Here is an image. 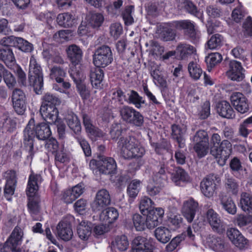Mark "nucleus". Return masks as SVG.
<instances>
[{
  "label": "nucleus",
  "instance_id": "nucleus-1",
  "mask_svg": "<svg viewBox=\"0 0 252 252\" xmlns=\"http://www.w3.org/2000/svg\"><path fill=\"white\" fill-rule=\"evenodd\" d=\"M23 132L24 144L29 153L27 159L31 161L35 153L33 150V140L35 136L39 140H45L50 137L51 131L49 125L45 123L38 124L35 126L34 120L32 119L30 120Z\"/></svg>",
  "mask_w": 252,
  "mask_h": 252
},
{
  "label": "nucleus",
  "instance_id": "nucleus-2",
  "mask_svg": "<svg viewBox=\"0 0 252 252\" xmlns=\"http://www.w3.org/2000/svg\"><path fill=\"white\" fill-rule=\"evenodd\" d=\"M118 147L121 155L126 159L141 158L145 153L144 147L133 136L121 137L118 142Z\"/></svg>",
  "mask_w": 252,
  "mask_h": 252
},
{
  "label": "nucleus",
  "instance_id": "nucleus-3",
  "mask_svg": "<svg viewBox=\"0 0 252 252\" xmlns=\"http://www.w3.org/2000/svg\"><path fill=\"white\" fill-rule=\"evenodd\" d=\"M89 166L94 173L98 174H114L116 173L117 165L115 160L112 158L100 157L99 160H91Z\"/></svg>",
  "mask_w": 252,
  "mask_h": 252
},
{
  "label": "nucleus",
  "instance_id": "nucleus-4",
  "mask_svg": "<svg viewBox=\"0 0 252 252\" xmlns=\"http://www.w3.org/2000/svg\"><path fill=\"white\" fill-rule=\"evenodd\" d=\"M29 80L35 92L39 94L43 87V73L40 65L33 55L31 56L30 60Z\"/></svg>",
  "mask_w": 252,
  "mask_h": 252
},
{
  "label": "nucleus",
  "instance_id": "nucleus-5",
  "mask_svg": "<svg viewBox=\"0 0 252 252\" xmlns=\"http://www.w3.org/2000/svg\"><path fill=\"white\" fill-rule=\"evenodd\" d=\"M93 63L97 67H105L111 63L113 60L111 48L106 45L98 47L93 56Z\"/></svg>",
  "mask_w": 252,
  "mask_h": 252
},
{
  "label": "nucleus",
  "instance_id": "nucleus-6",
  "mask_svg": "<svg viewBox=\"0 0 252 252\" xmlns=\"http://www.w3.org/2000/svg\"><path fill=\"white\" fill-rule=\"evenodd\" d=\"M170 26L174 27L178 30H184L191 41L195 43L200 38V33L195 28V24L189 20L175 21L170 23Z\"/></svg>",
  "mask_w": 252,
  "mask_h": 252
},
{
  "label": "nucleus",
  "instance_id": "nucleus-7",
  "mask_svg": "<svg viewBox=\"0 0 252 252\" xmlns=\"http://www.w3.org/2000/svg\"><path fill=\"white\" fill-rule=\"evenodd\" d=\"M230 101L235 109L242 114L247 113L250 110L248 100L241 93H233L230 96Z\"/></svg>",
  "mask_w": 252,
  "mask_h": 252
},
{
  "label": "nucleus",
  "instance_id": "nucleus-8",
  "mask_svg": "<svg viewBox=\"0 0 252 252\" xmlns=\"http://www.w3.org/2000/svg\"><path fill=\"white\" fill-rule=\"evenodd\" d=\"M111 199L109 192L105 189L98 190L92 204L94 212H99L110 204Z\"/></svg>",
  "mask_w": 252,
  "mask_h": 252
},
{
  "label": "nucleus",
  "instance_id": "nucleus-9",
  "mask_svg": "<svg viewBox=\"0 0 252 252\" xmlns=\"http://www.w3.org/2000/svg\"><path fill=\"white\" fill-rule=\"evenodd\" d=\"M3 177L6 180L4 196L7 200L11 201L17 183L16 173L13 170H8L4 173Z\"/></svg>",
  "mask_w": 252,
  "mask_h": 252
},
{
  "label": "nucleus",
  "instance_id": "nucleus-10",
  "mask_svg": "<svg viewBox=\"0 0 252 252\" xmlns=\"http://www.w3.org/2000/svg\"><path fill=\"white\" fill-rule=\"evenodd\" d=\"M206 218L214 231L219 233H222L224 231V222L214 210L212 208L208 209L206 213Z\"/></svg>",
  "mask_w": 252,
  "mask_h": 252
},
{
  "label": "nucleus",
  "instance_id": "nucleus-11",
  "mask_svg": "<svg viewBox=\"0 0 252 252\" xmlns=\"http://www.w3.org/2000/svg\"><path fill=\"white\" fill-rule=\"evenodd\" d=\"M245 70L241 63L235 60L230 61L226 75L232 81H241L245 78Z\"/></svg>",
  "mask_w": 252,
  "mask_h": 252
},
{
  "label": "nucleus",
  "instance_id": "nucleus-12",
  "mask_svg": "<svg viewBox=\"0 0 252 252\" xmlns=\"http://www.w3.org/2000/svg\"><path fill=\"white\" fill-rule=\"evenodd\" d=\"M226 235L228 239L236 247L241 250L248 248V240L236 228H230L227 230Z\"/></svg>",
  "mask_w": 252,
  "mask_h": 252
},
{
  "label": "nucleus",
  "instance_id": "nucleus-13",
  "mask_svg": "<svg viewBox=\"0 0 252 252\" xmlns=\"http://www.w3.org/2000/svg\"><path fill=\"white\" fill-rule=\"evenodd\" d=\"M12 101L15 111L18 114H23L26 109V95L20 89H15L12 92Z\"/></svg>",
  "mask_w": 252,
  "mask_h": 252
},
{
  "label": "nucleus",
  "instance_id": "nucleus-14",
  "mask_svg": "<svg viewBox=\"0 0 252 252\" xmlns=\"http://www.w3.org/2000/svg\"><path fill=\"white\" fill-rule=\"evenodd\" d=\"M164 214V210L160 207L150 210L145 218L146 227L148 229H153L158 226L161 223Z\"/></svg>",
  "mask_w": 252,
  "mask_h": 252
},
{
  "label": "nucleus",
  "instance_id": "nucleus-15",
  "mask_svg": "<svg viewBox=\"0 0 252 252\" xmlns=\"http://www.w3.org/2000/svg\"><path fill=\"white\" fill-rule=\"evenodd\" d=\"M198 211V203L193 198L185 201L182 208V214L189 222H191L196 213Z\"/></svg>",
  "mask_w": 252,
  "mask_h": 252
},
{
  "label": "nucleus",
  "instance_id": "nucleus-16",
  "mask_svg": "<svg viewBox=\"0 0 252 252\" xmlns=\"http://www.w3.org/2000/svg\"><path fill=\"white\" fill-rule=\"evenodd\" d=\"M42 181V178L40 174L34 173L30 174L26 189V194L28 196L32 197L37 195V191Z\"/></svg>",
  "mask_w": 252,
  "mask_h": 252
},
{
  "label": "nucleus",
  "instance_id": "nucleus-17",
  "mask_svg": "<svg viewBox=\"0 0 252 252\" xmlns=\"http://www.w3.org/2000/svg\"><path fill=\"white\" fill-rule=\"evenodd\" d=\"M216 178L213 175L206 177L200 183V188L203 194L208 197L212 196L215 191Z\"/></svg>",
  "mask_w": 252,
  "mask_h": 252
},
{
  "label": "nucleus",
  "instance_id": "nucleus-18",
  "mask_svg": "<svg viewBox=\"0 0 252 252\" xmlns=\"http://www.w3.org/2000/svg\"><path fill=\"white\" fill-rule=\"evenodd\" d=\"M132 252H153V246L147 238L137 236L133 241Z\"/></svg>",
  "mask_w": 252,
  "mask_h": 252
},
{
  "label": "nucleus",
  "instance_id": "nucleus-19",
  "mask_svg": "<svg viewBox=\"0 0 252 252\" xmlns=\"http://www.w3.org/2000/svg\"><path fill=\"white\" fill-rule=\"evenodd\" d=\"M171 179L175 185L183 186L190 182L191 179L188 173L181 167H176L171 174Z\"/></svg>",
  "mask_w": 252,
  "mask_h": 252
},
{
  "label": "nucleus",
  "instance_id": "nucleus-20",
  "mask_svg": "<svg viewBox=\"0 0 252 252\" xmlns=\"http://www.w3.org/2000/svg\"><path fill=\"white\" fill-rule=\"evenodd\" d=\"M40 113L48 123L53 124L58 122L59 111L56 107L41 106Z\"/></svg>",
  "mask_w": 252,
  "mask_h": 252
},
{
  "label": "nucleus",
  "instance_id": "nucleus-21",
  "mask_svg": "<svg viewBox=\"0 0 252 252\" xmlns=\"http://www.w3.org/2000/svg\"><path fill=\"white\" fill-rule=\"evenodd\" d=\"M178 7L180 9H184L188 13L199 19H202L203 13L197 10L196 6L189 0H178Z\"/></svg>",
  "mask_w": 252,
  "mask_h": 252
},
{
  "label": "nucleus",
  "instance_id": "nucleus-22",
  "mask_svg": "<svg viewBox=\"0 0 252 252\" xmlns=\"http://www.w3.org/2000/svg\"><path fill=\"white\" fill-rule=\"evenodd\" d=\"M216 155H213L216 158H221L224 161L227 160L232 152V144L228 140H222L218 148H217Z\"/></svg>",
  "mask_w": 252,
  "mask_h": 252
},
{
  "label": "nucleus",
  "instance_id": "nucleus-23",
  "mask_svg": "<svg viewBox=\"0 0 252 252\" xmlns=\"http://www.w3.org/2000/svg\"><path fill=\"white\" fill-rule=\"evenodd\" d=\"M58 236L64 241L69 240L73 236V232L70 225L67 221H60L57 226Z\"/></svg>",
  "mask_w": 252,
  "mask_h": 252
},
{
  "label": "nucleus",
  "instance_id": "nucleus-24",
  "mask_svg": "<svg viewBox=\"0 0 252 252\" xmlns=\"http://www.w3.org/2000/svg\"><path fill=\"white\" fill-rule=\"evenodd\" d=\"M67 57L74 65H78L82 59L83 52L80 47L75 44L68 46L66 49Z\"/></svg>",
  "mask_w": 252,
  "mask_h": 252
},
{
  "label": "nucleus",
  "instance_id": "nucleus-25",
  "mask_svg": "<svg viewBox=\"0 0 252 252\" xmlns=\"http://www.w3.org/2000/svg\"><path fill=\"white\" fill-rule=\"evenodd\" d=\"M217 112L220 116L227 119H233L235 113L230 103L225 100H222L218 104Z\"/></svg>",
  "mask_w": 252,
  "mask_h": 252
},
{
  "label": "nucleus",
  "instance_id": "nucleus-26",
  "mask_svg": "<svg viewBox=\"0 0 252 252\" xmlns=\"http://www.w3.org/2000/svg\"><path fill=\"white\" fill-rule=\"evenodd\" d=\"M119 217V213L116 209L109 207L103 210L99 215V220L105 223H112L116 220Z\"/></svg>",
  "mask_w": 252,
  "mask_h": 252
},
{
  "label": "nucleus",
  "instance_id": "nucleus-27",
  "mask_svg": "<svg viewBox=\"0 0 252 252\" xmlns=\"http://www.w3.org/2000/svg\"><path fill=\"white\" fill-rule=\"evenodd\" d=\"M176 52L182 60H185L192 55L196 54V50L190 44L181 43L177 46Z\"/></svg>",
  "mask_w": 252,
  "mask_h": 252
},
{
  "label": "nucleus",
  "instance_id": "nucleus-28",
  "mask_svg": "<svg viewBox=\"0 0 252 252\" xmlns=\"http://www.w3.org/2000/svg\"><path fill=\"white\" fill-rule=\"evenodd\" d=\"M207 244L216 252H223L225 251V243L220 237L210 235L207 238Z\"/></svg>",
  "mask_w": 252,
  "mask_h": 252
},
{
  "label": "nucleus",
  "instance_id": "nucleus-29",
  "mask_svg": "<svg viewBox=\"0 0 252 252\" xmlns=\"http://www.w3.org/2000/svg\"><path fill=\"white\" fill-rule=\"evenodd\" d=\"M186 131V128L184 126L173 125L172 126V136L178 143L180 148L185 146V139L183 136Z\"/></svg>",
  "mask_w": 252,
  "mask_h": 252
},
{
  "label": "nucleus",
  "instance_id": "nucleus-30",
  "mask_svg": "<svg viewBox=\"0 0 252 252\" xmlns=\"http://www.w3.org/2000/svg\"><path fill=\"white\" fill-rule=\"evenodd\" d=\"M151 146L158 155H167L172 159V153L170 151V144L167 141L163 139L159 142L152 143Z\"/></svg>",
  "mask_w": 252,
  "mask_h": 252
},
{
  "label": "nucleus",
  "instance_id": "nucleus-31",
  "mask_svg": "<svg viewBox=\"0 0 252 252\" xmlns=\"http://www.w3.org/2000/svg\"><path fill=\"white\" fill-rule=\"evenodd\" d=\"M57 21L61 26L70 28L75 24V18L74 15L69 13H63L58 15Z\"/></svg>",
  "mask_w": 252,
  "mask_h": 252
},
{
  "label": "nucleus",
  "instance_id": "nucleus-32",
  "mask_svg": "<svg viewBox=\"0 0 252 252\" xmlns=\"http://www.w3.org/2000/svg\"><path fill=\"white\" fill-rule=\"evenodd\" d=\"M155 236L157 239L162 243H166L172 237L170 230L165 226H159L155 230Z\"/></svg>",
  "mask_w": 252,
  "mask_h": 252
},
{
  "label": "nucleus",
  "instance_id": "nucleus-33",
  "mask_svg": "<svg viewBox=\"0 0 252 252\" xmlns=\"http://www.w3.org/2000/svg\"><path fill=\"white\" fill-rule=\"evenodd\" d=\"M23 230L20 227L16 226L7 240L9 241L13 246L17 248H19V246L22 244L23 241Z\"/></svg>",
  "mask_w": 252,
  "mask_h": 252
},
{
  "label": "nucleus",
  "instance_id": "nucleus-34",
  "mask_svg": "<svg viewBox=\"0 0 252 252\" xmlns=\"http://www.w3.org/2000/svg\"><path fill=\"white\" fill-rule=\"evenodd\" d=\"M92 229L91 223L84 221H81L77 227V233L79 237L84 241L87 240L91 234Z\"/></svg>",
  "mask_w": 252,
  "mask_h": 252
},
{
  "label": "nucleus",
  "instance_id": "nucleus-35",
  "mask_svg": "<svg viewBox=\"0 0 252 252\" xmlns=\"http://www.w3.org/2000/svg\"><path fill=\"white\" fill-rule=\"evenodd\" d=\"M101 67L94 68L91 70L90 77V81L93 87L98 89L102 81L104 74Z\"/></svg>",
  "mask_w": 252,
  "mask_h": 252
},
{
  "label": "nucleus",
  "instance_id": "nucleus-36",
  "mask_svg": "<svg viewBox=\"0 0 252 252\" xmlns=\"http://www.w3.org/2000/svg\"><path fill=\"white\" fill-rule=\"evenodd\" d=\"M220 201L222 208L227 213L232 215L236 214L237 207L231 197L222 196L220 198Z\"/></svg>",
  "mask_w": 252,
  "mask_h": 252
},
{
  "label": "nucleus",
  "instance_id": "nucleus-37",
  "mask_svg": "<svg viewBox=\"0 0 252 252\" xmlns=\"http://www.w3.org/2000/svg\"><path fill=\"white\" fill-rule=\"evenodd\" d=\"M0 60L3 61L7 66L14 63L15 59L11 49L9 47H4L0 49Z\"/></svg>",
  "mask_w": 252,
  "mask_h": 252
},
{
  "label": "nucleus",
  "instance_id": "nucleus-38",
  "mask_svg": "<svg viewBox=\"0 0 252 252\" xmlns=\"http://www.w3.org/2000/svg\"><path fill=\"white\" fill-rule=\"evenodd\" d=\"M127 102L133 104L137 108H140L141 105L145 103V100L143 97L135 91L130 90L127 93Z\"/></svg>",
  "mask_w": 252,
  "mask_h": 252
},
{
  "label": "nucleus",
  "instance_id": "nucleus-39",
  "mask_svg": "<svg viewBox=\"0 0 252 252\" xmlns=\"http://www.w3.org/2000/svg\"><path fill=\"white\" fill-rule=\"evenodd\" d=\"M0 73L3 76V80L8 88H13L16 84L15 78L13 75L0 63Z\"/></svg>",
  "mask_w": 252,
  "mask_h": 252
},
{
  "label": "nucleus",
  "instance_id": "nucleus-40",
  "mask_svg": "<svg viewBox=\"0 0 252 252\" xmlns=\"http://www.w3.org/2000/svg\"><path fill=\"white\" fill-rule=\"evenodd\" d=\"M16 125L15 120L9 118L6 115H3L0 118V127L7 131H13L16 128Z\"/></svg>",
  "mask_w": 252,
  "mask_h": 252
},
{
  "label": "nucleus",
  "instance_id": "nucleus-41",
  "mask_svg": "<svg viewBox=\"0 0 252 252\" xmlns=\"http://www.w3.org/2000/svg\"><path fill=\"white\" fill-rule=\"evenodd\" d=\"M42 100L41 106L44 107H56V106L60 105L61 103V101L58 97L48 93L43 96Z\"/></svg>",
  "mask_w": 252,
  "mask_h": 252
},
{
  "label": "nucleus",
  "instance_id": "nucleus-42",
  "mask_svg": "<svg viewBox=\"0 0 252 252\" xmlns=\"http://www.w3.org/2000/svg\"><path fill=\"white\" fill-rule=\"evenodd\" d=\"M240 205L242 210L252 214V196L251 194L243 192L241 194Z\"/></svg>",
  "mask_w": 252,
  "mask_h": 252
},
{
  "label": "nucleus",
  "instance_id": "nucleus-43",
  "mask_svg": "<svg viewBox=\"0 0 252 252\" xmlns=\"http://www.w3.org/2000/svg\"><path fill=\"white\" fill-rule=\"evenodd\" d=\"M222 59L221 55L218 52L210 54L205 59L208 70L210 71L213 67L221 62Z\"/></svg>",
  "mask_w": 252,
  "mask_h": 252
},
{
  "label": "nucleus",
  "instance_id": "nucleus-44",
  "mask_svg": "<svg viewBox=\"0 0 252 252\" xmlns=\"http://www.w3.org/2000/svg\"><path fill=\"white\" fill-rule=\"evenodd\" d=\"M141 182L139 180H132L127 188V193L129 197L135 198L141 189Z\"/></svg>",
  "mask_w": 252,
  "mask_h": 252
},
{
  "label": "nucleus",
  "instance_id": "nucleus-45",
  "mask_svg": "<svg viewBox=\"0 0 252 252\" xmlns=\"http://www.w3.org/2000/svg\"><path fill=\"white\" fill-rule=\"evenodd\" d=\"M28 208L29 211L32 214H36L39 211L40 209L39 197L38 195H35L32 197L28 196Z\"/></svg>",
  "mask_w": 252,
  "mask_h": 252
},
{
  "label": "nucleus",
  "instance_id": "nucleus-46",
  "mask_svg": "<svg viewBox=\"0 0 252 252\" xmlns=\"http://www.w3.org/2000/svg\"><path fill=\"white\" fill-rule=\"evenodd\" d=\"M223 42V37L220 34L213 35L208 41L207 45L210 49H217L220 47Z\"/></svg>",
  "mask_w": 252,
  "mask_h": 252
},
{
  "label": "nucleus",
  "instance_id": "nucleus-47",
  "mask_svg": "<svg viewBox=\"0 0 252 252\" xmlns=\"http://www.w3.org/2000/svg\"><path fill=\"white\" fill-rule=\"evenodd\" d=\"M163 184L160 180L158 182H154V184H149L146 189L147 194L151 196H154L159 194L161 190Z\"/></svg>",
  "mask_w": 252,
  "mask_h": 252
},
{
  "label": "nucleus",
  "instance_id": "nucleus-48",
  "mask_svg": "<svg viewBox=\"0 0 252 252\" xmlns=\"http://www.w3.org/2000/svg\"><path fill=\"white\" fill-rule=\"evenodd\" d=\"M128 241L125 235L118 236L115 242H113V247L120 251H126L128 246Z\"/></svg>",
  "mask_w": 252,
  "mask_h": 252
},
{
  "label": "nucleus",
  "instance_id": "nucleus-49",
  "mask_svg": "<svg viewBox=\"0 0 252 252\" xmlns=\"http://www.w3.org/2000/svg\"><path fill=\"white\" fill-rule=\"evenodd\" d=\"M16 47L25 53H31L33 50V45L22 37H18Z\"/></svg>",
  "mask_w": 252,
  "mask_h": 252
},
{
  "label": "nucleus",
  "instance_id": "nucleus-50",
  "mask_svg": "<svg viewBox=\"0 0 252 252\" xmlns=\"http://www.w3.org/2000/svg\"><path fill=\"white\" fill-rule=\"evenodd\" d=\"M188 70L190 76L194 80H198L202 73V70L199 65L191 62L188 65Z\"/></svg>",
  "mask_w": 252,
  "mask_h": 252
},
{
  "label": "nucleus",
  "instance_id": "nucleus-51",
  "mask_svg": "<svg viewBox=\"0 0 252 252\" xmlns=\"http://www.w3.org/2000/svg\"><path fill=\"white\" fill-rule=\"evenodd\" d=\"M151 74L153 78L155 85L163 88L167 87L166 80L160 75L158 69H155L151 71Z\"/></svg>",
  "mask_w": 252,
  "mask_h": 252
},
{
  "label": "nucleus",
  "instance_id": "nucleus-52",
  "mask_svg": "<svg viewBox=\"0 0 252 252\" xmlns=\"http://www.w3.org/2000/svg\"><path fill=\"white\" fill-rule=\"evenodd\" d=\"M133 224L137 231H143L146 228L145 217L135 214L132 217Z\"/></svg>",
  "mask_w": 252,
  "mask_h": 252
},
{
  "label": "nucleus",
  "instance_id": "nucleus-53",
  "mask_svg": "<svg viewBox=\"0 0 252 252\" xmlns=\"http://www.w3.org/2000/svg\"><path fill=\"white\" fill-rule=\"evenodd\" d=\"M66 120L68 126L75 133L81 131V128L80 122L76 115L69 116L66 118Z\"/></svg>",
  "mask_w": 252,
  "mask_h": 252
},
{
  "label": "nucleus",
  "instance_id": "nucleus-54",
  "mask_svg": "<svg viewBox=\"0 0 252 252\" xmlns=\"http://www.w3.org/2000/svg\"><path fill=\"white\" fill-rule=\"evenodd\" d=\"M221 137L220 135L218 133H214L211 136L210 139V153L212 155H216L217 148L221 143Z\"/></svg>",
  "mask_w": 252,
  "mask_h": 252
},
{
  "label": "nucleus",
  "instance_id": "nucleus-55",
  "mask_svg": "<svg viewBox=\"0 0 252 252\" xmlns=\"http://www.w3.org/2000/svg\"><path fill=\"white\" fill-rule=\"evenodd\" d=\"M135 110V109L128 106L122 107L120 110V113L123 120L128 124Z\"/></svg>",
  "mask_w": 252,
  "mask_h": 252
},
{
  "label": "nucleus",
  "instance_id": "nucleus-56",
  "mask_svg": "<svg viewBox=\"0 0 252 252\" xmlns=\"http://www.w3.org/2000/svg\"><path fill=\"white\" fill-rule=\"evenodd\" d=\"M209 142L205 141L195 144L194 149L199 158H202L207 155L209 150Z\"/></svg>",
  "mask_w": 252,
  "mask_h": 252
},
{
  "label": "nucleus",
  "instance_id": "nucleus-57",
  "mask_svg": "<svg viewBox=\"0 0 252 252\" xmlns=\"http://www.w3.org/2000/svg\"><path fill=\"white\" fill-rule=\"evenodd\" d=\"M103 21V16L99 13H92L89 19V24L94 28L99 27Z\"/></svg>",
  "mask_w": 252,
  "mask_h": 252
},
{
  "label": "nucleus",
  "instance_id": "nucleus-58",
  "mask_svg": "<svg viewBox=\"0 0 252 252\" xmlns=\"http://www.w3.org/2000/svg\"><path fill=\"white\" fill-rule=\"evenodd\" d=\"M154 204V202L148 197L144 196L141 198L139 208L142 213L147 211L149 213L150 210H152V206Z\"/></svg>",
  "mask_w": 252,
  "mask_h": 252
},
{
  "label": "nucleus",
  "instance_id": "nucleus-59",
  "mask_svg": "<svg viewBox=\"0 0 252 252\" xmlns=\"http://www.w3.org/2000/svg\"><path fill=\"white\" fill-rule=\"evenodd\" d=\"M210 114V103L209 101H205L198 109V115L201 119L207 118Z\"/></svg>",
  "mask_w": 252,
  "mask_h": 252
},
{
  "label": "nucleus",
  "instance_id": "nucleus-60",
  "mask_svg": "<svg viewBox=\"0 0 252 252\" xmlns=\"http://www.w3.org/2000/svg\"><path fill=\"white\" fill-rule=\"evenodd\" d=\"M45 148L48 152L52 154L56 153L60 149L58 141L53 138H51L46 141Z\"/></svg>",
  "mask_w": 252,
  "mask_h": 252
},
{
  "label": "nucleus",
  "instance_id": "nucleus-61",
  "mask_svg": "<svg viewBox=\"0 0 252 252\" xmlns=\"http://www.w3.org/2000/svg\"><path fill=\"white\" fill-rule=\"evenodd\" d=\"M144 123V118L142 114L138 111L135 110L131 116V119L128 123L129 124L133 125L136 126H142Z\"/></svg>",
  "mask_w": 252,
  "mask_h": 252
},
{
  "label": "nucleus",
  "instance_id": "nucleus-62",
  "mask_svg": "<svg viewBox=\"0 0 252 252\" xmlns=\"http://www.w3.org/2000/svg\"><path fill=\"white\" fill-rule=\"evenodd\" d=\"M144 123V118L142 114L138 111L135 110L131 116V119L128 123L129 124L133 125L136 126H142Z\"/></svg>",
  "mask_w": 252,
  "mask_h": 252
},
{
  "label": "nucleus",
  "instance_id": "nucleus-63",
  "mask_svg": "<svg viewBox=\"0 0 252 252\" xmlns=\"http://www.w3.org/2000/svg\"><path fill=\"white\" fill-rule=\"evenodd\" d=\"M123 27L119 23H113L110 27V33L115 39H118L123 33Z\"/></svg>",
  "mask_w": 252,
  "mask_h": 252
},
{
  "label": "nucleus",
  "instance_id": "nucleus-64",
  "mask_svg": "<svg viewBox=\"0 0 252 252\" xmlns=\"http://www.w3.org/2000/svg\"><path fill=\"white\" fill-rule=\"evenodd\" d=\"M225 187L229 192L236 194L238 191V184L236 180L232 178H228L225 182Z\"/></svg>",
  "mask_w": 252,
  "mask_h": 252
}]
</instances>
